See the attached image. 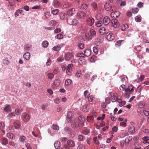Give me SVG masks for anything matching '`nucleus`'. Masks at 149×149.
Returning a JSON list of instances; mask_svg holds the SVG:
<instances>
[{
    "label": "nucleus",
    "mask_w": 149,
    "mask_h": 149,
    "mask_svg": "<svg viewBox=\"0 0 149 149\" xmlns=\"http://www.w3.org/2000/svg\"><path fill=\"white\" fill-rule=\"evenodd\" d=\"M4 111L7 112H10L11 111V107L9 105L6 106L4 108Z\"/></svg>",
    "instance_id": "26"
},
{
    "label": "nucleus",
    "mask_w": 149,
    "mask_h": 149,
    "mask_svg": "<svg viewBox=\"0 0 149 149\" xmlns=\"http://www.w3.org/2000/svg\"><path fill=\"white\" fill-rule=\"evenodd\" d=\"M52 128L53 129L55 130H58L59 129L58 126L56 124H53V125Z\"/></svg>",
    "instance_id": "39"
},
{
    "label": "nucleus",
    "mask_w": 149,
    "mask_h": 149,
    "mask_svg": "<svg viewBox=\"0 0 149 149\" xmlns=\"http://www.w3.org/2000/svg\"><path fill=\"white\" fill-rule=\"evenodd\" d=\"M135 20L137 22H141V18L138 16L135 17Z\"/></svg>",
    "instance_id": "56"
},
{
    "label": "nucleus",
    "mask_w": 149,
    "mask_h": 149,
    "mask_svg": "<svg viewBox=\"0 0 149 149\" xmlns=\"http://www.w3.org/2000/svg\"><path fill=\"white\" fill-rule=\"evenodd\" d=\"M132 136H129L128 137L126 138L125 140V143L128 144L132 141Z\"/></svg>",
    "instance_id": "27"
},
{
    "label": "nucleus",
    "mask_w": 149,
    "mask_h": 149,
    "mask_svg": "<svg viewBox=\"0 0 149 149\" xmlns=\"http://www.w3.org/2000/svg\"><path fill=\"white\" fill-rule=\"evenodd\" d=\"M16 114L17 116L20 115L21 114V112L19 111V109H16L15 110Z\"/></svg>",
    "instance_id": "60"
},
{
    "label": "nucleus",
    "mask_w": 149,
    "mask_h": 149,
    "mask_svg": "<svg viewBox=\"0 0 149 149\" xmlns=\"http://www.w3.org/2000/svg\"><path fill=\"white\" fill-rule=\"evenodd\" d=\"M78 23V21L76 19H73L71 21V25L73 26L76 25Z\"/></svg>",
    "instance_id": "36"
},
{
    "label": "nucleus",
    "mask_w": 149,
    "mask_h": 149,
    "mask_svg": "<svg viewBox=\"0 0 149 149\" xmlns=\"http://www.w3.org/2000/svg\"><path fill=\"white\" fill-rule=\"evenodd\" d=\"M75 11L74 8H72L67 12V14L68 15L71 16L74 13Z\"/></svg>",
    "instance_id": "16"
},
{
    "label": "nucleus",
    "mask_w": 149,
    "mask_h": 149,
    "mask_svg": "<svg viewBox=\"0 0 149 149\" xmlns=\"http://www.w3.org/2000/svg\"><path fill=\"white\" fill-rule=\"evenodd\" d=\"M44 15L46 18H49L51 16L50 13L49 12H45Z\"/></svg>",
    "instance_id": "48"
},
{
    "label": "nucleus",
    "mask_w": 149,
    "mask_h": 149,
    "mask_svg": "<svg viewBox=\"0 0 149 149\" xmlns=\"http://www.w3.org/2000/svg\"><path fill=\"white\" fill-rule=\"evenodd\" d=\"M24 58L26 60H29L30 58V54L29 52H26L23 55Z\"/></svg>",
    "instance_id": "17"
},
{
    "label": "nucleus",
    "mask_w": 149,
    "mask_h": 149,
    "mask_svg": "<svg viewBox=\"0 0 149 149\" xmlns=\"http://www.w3.org/2000/svg\"><path fill=\"white\" fill-rule=\"evenodd\" d=\"M84 136L82 135H79L77 137V140L79 141H82L84 139Z\"/></svg>",
    "instance_id": "41"
},
{
    "label": "nucleus",
    "mask_w": 149,
    "mask_h": 149,
    "mask_svg": "<svg viewBox=\"0 0 149 149\" xmlns=\"http://www.w3.org/2000/svg\"><path fill=\"white\" fill-rule=\"evenodd\" d=\"M90 33H91V36L93 38L96 35V32L93 29L90 30Z\"/></svg>",
    "instance_id": "24"
},
{
    "label": "nucleus",
    "mask_w": 149,
    "mask_h": 149,
    "mask_svg": "<svg viewBox=\"0 0 149 149\" xmlns=\"http://www.w3.org/2000/svg\"><path fill=\"white\" fill-rule=\"evenodd\" d=\"M30 119V116L28 113H24L22 116V120L25 122H28Z\"/></svg>",
    "instance_id": "3"
},
{
    "label": "nucleus",
    "mask_w": 149,
    "mask_h": 149,
    "mask_svg": "<svg viewBox=\"0 0 149 149\" xmlns=\"http://www.w3.org/2000/svg\"><path fill=\"white\" fill-rule=\"evenodd\" d=\"M120 13L117 11H115L111 12V13L110 15L111 17L114 18H116L120 15Z\"/></svg>",
    "instance_id": "6"
},
{
    "label": "nucleus",
    "mask_w": 149,
    "mask_h": 149,
    "mask_svg": "<svg viewBox=\"0 0 149 149\" xmlns=\"http://www.w3.org/2000/svg\"><path fill=\"white\" fill-rule=\"evenodd\" d=\"M128 28L129 26L127 24H123L121 26V29L122 31H126Z\"/></svg>",
    "instance_id": "19"
},
{
    "label": "nucleus",
    "mask_w": 149,
    "mask_h": 149,
    "mask_svg": "<svg viewBox=\"0 0 149 149\" xmlns=\"http://www.w3.org/2000/svg\"><path fill=\"white\" fill-rule=\"evenodd\" d=\"M60 143L59 141H56L54 143V146L55 148L58 149L60 147Z\"/></svg>",
    "instance_id": "35"
},
{
    "label": "nucleus",
    "mask_w": 149,
    "mask_h": 149,
    "mask_svg": "<svg viewBox=\"0 0 149 149\" xmlns=\"http://www.w3.org/2000/svg\"><path fill=\"white\" fill-rule=\"evenodd\" d=\"M88 4L84 3L82 4L81 6V8L83 10H86L88 7Z\"/></svg>",
    "instance_id": "38"
},
{
    "label": "nucleus",
    "mask_w": 149,
    "mask_h": 149,
    "mask_svg": "<svg viewBox=\"0 0 149 149\" xmlns=\"http://www.w3.org/2000/svg\"><path fill=\"white\" fill-rule=\"evenodd\" d=\"M60 18L61 19H64L65 18V14L61 13L60 15Z\"/></svg>",
    "instance_id": "62"
},
{
    "label": "nucleus",
    "mask_w": 149,
    "mask_h": 149,
    "mask_svg": "<svg viewBox=\"0 0 149 149\" xmlns=\"http://www.w3.org/2000/svg\"><path fill=\"white\" fill-rule=\"evenodd\" d=\"M67 145L68 146L71 148H73L75 146L74 141L72 140L69 139L67 141Z\"/></svg>",
    "instance_id": "9"
},
{
    "label": "nucleus",
    "mask_w": 149,
    "mask_h": 149,
    "mask_svg": "<svg viewBox=\"0 0 149 149\" xmlns=\"http://www.w3.org/2000/svg\"><path fill=\"white\" fill-rule=\"evenodd\" d=\"M23 13V11L20 10H17L16 11L15 13V17H17L19 15V14H22Z\"/></svg>",
    "instance_id": "34"
},
{
    "label": "nucleus",
    "mask_w": 149,
    "mask_h": 149,
    "mask_svg": "<svg viewBox=\"0 0 149 149\" xmlns=\"http://www.w3.org/2000/svg\"><path fill=\"white\" fill-rule=\"evenodd\" d=\"M78 62L80 64L83 65L85 63V60L83 58H79L78 59Z\"/></svg>",
    "instance_id": "30"
},
{
    "label": "nucleus",
    "mask_w": 149,
    "mask_h": 149,
    "mask_svg": "<svg viewBox=\"0 0 149 149\" xmlns=\"http://www.w3.org/2000/svg\"><path fill=\"white\" fill-rule=\"evenodd\" d=\"M129 134L127 132H124L121 134L120 136V138H123L126 136H128Z\"/></svg>",
    "instance_id": "43"
},
{
    "label": "nucleus",
    "mask_w": 149,
    "mask_h": 149,
    "mask_svg": "<svg viewBox=\"0 0 149 149\" xmlns=\"http://www.w3.org/2000/svg\"><path fill=\"white\" fill-rule=\"evenodd\" d=\"M73 57L72 54L70 52H67L65 54V59L66 61H69Z\"/></svg>",
    "instance_id": "5"
},
{
    "label": "nucleus",
    "mask_w": 149,
    "mask_h": 149,
    "mask_svg": "<svg viewBox=\"0 0 149 149\" xmlns=\"http://www.w3.org/2000/svg\"><path fill=\"white\" fill-rule=\"evenodd\" d=\"M103 21L104 25H107L110 22V18L109 17L106 16L103 19Z\"/></svg>",
    "instance_id": "10"
},
{
    "label": "nucleus",
    "mask_w": 149,
    "mask_h": 149,
    "mask_svg": "<svg viewBox=\"0 0 149 149\" xmlns=\"http://www.w3.org/2000/svg\"><path fill=\"white\" fill-rule=\"evenodd\" d=\"M72 83L71 80L69 79H67L65 81V84L66 86H68L70 85Z\"/></svg>",
    "instance_id": "23"
},
{
    "label": "nucleus",
    "mask_w": 149,
    "mask_h": 149,
    "mask_svg": "<svg viewBox=\"0 0 149 149\" xmlns=\"http://www.w3.org/2000/svg\"><path fill=\"white\" fill-rule=\"evenodd\" d=\"M127 121V120H125V121L121 122L120 124V126L123 127H125L126 125Z\"/></svg>",
    "instance_id": "49"
},
{
    "label": "nucleus",
    "mask_w": 149,
    "mask_h": 149,
    "mask_svg": "<svg viewBox=\"0 0 149 149\" xmlns=\"http://www.w3.org/2000/svg\"><path fill=\"white\" fill-rule=\"evenodd\" d=\"M2 144L3 145H6L8 143V139L5 138L3 137L1 139Z\"/></svg>",
    "instance_id": "20"
},
{
    "label": "nucleus",
    "mask_w": 149,
    "mask_h": 149,
    "mask_svg": "<svg viewBox=\"0 0 149 149\" xmlns=\"http://www.w3.org/2000/svg\"><path fill=\"white\" fill-rule=\"evenodd\" d=\"M3 63L5 65H8L10 63V62L8 58H6L3 59Z\"/></svg>",
    "instance_id": "29"
},
{
    "label": "nucleus",
    "mask_w": 149,
    "mask_h": 149,
    "mask_svg": "<svg viewBox=\"0 0 149 149\" xmlns=\"http://www.w3.org/2000/svg\"><path fill=\"white\" fill-rule=\"evenodd\" d=\"M57 38L59 39H62L63 38V36L62 34L59 33L57 36Z\"/></svg>",
    "instance_id": "64"
},
{
    "label": "nucleus",
    "mask_w": 149,
    "mask_h": 149,
    "mask_svg": "<svg viewBox=\"0 0 149 149\" xmlns=\"http://www.w3.org/2000/svg\"><path fill=\"white\" fill-rule=\"evenodd\" d=\"M139 11L138 9L137 8H134L132 9V12L134 14H136Z\"/></svg>",
    "instance_id": "52"
},
{
    "label": "nucleus",
    "mask_w": 149,
    "mask_h": 149,
    "mask_svg": "<svg viewBox=\"0 0 149 149\" xmlns=\"http://www.w3.org/2000/svg\"><path fill=\"white\" fill-rule=\"evenodd\" d=\"M145 105V103L143 101L139 102L138 105L139 108H143L144 107Z\"/></svg>",
    "instance_id": "18"
},
{
    "label": "nucleus",
    "mask_w": 149,
    "mask_h": 149,
    "mask_svg": "<svg viewBox=\"0 0 149 149\" xmlns=\"http://www.w3.org/2000/svg\"><path fill=\"white\" fill-rule=\"evenodd\" d=\"M97 59V57L95 55H93L90 58V61L92 62H94L96 61Z\"/></svg>",
    "instance_id": "45"
},
{
    "label": "nucleus",
    "mask_w": 149,
    "mask_h": 149,
    "mask_svg": "<svg viewBox=\"0 0 149 149\" xmlns=\"http://www.w3.org/2000/svg\"><path fill=\"white\" fill-rule=\"evenodd\" d=\"M48 78L50 79H52L54 77V75L52 73H50L47 74Z\"/></svg>",
    "instance_id": "46"
},
{
    "label": "nucleus",
    "mask_w": 149,
    "mask_h": 149,
    "mask_svg": "<svg viewBox=\"0 0 149 149\" xmlns=\"http://www.w3.org/2000/svg\"><path fill=\"white\" fill-rule=\"evenodd\" d=\"M89 14L90 13L88 12L85 13L83 11H80L78 13L77 15L78 17L80 18H83L84 17L88 16Z\"/></svg>",
    "instance_id": "1"
},
{
    "label": "nucleus",
    "mask_w": 149,
    "mask_h": 149,
    "mask_svg": "<svg viewBox=\"0 0 149 149\" xmlns=\"http://www.w3.org/2000/svg\"><path fill=\"white\" fill-rule=\"evenodd\" d=\"M145 77V76L144 75H142L140 76V77L138 79V80L139 81L141 82L142 81L144 78Z\"/></svg>",
    "instance_id": "57"
},
{
    "label": "nucleus",
    "mask_w": 149,
    "mask_h": 149,
    "mask_svg": "<svg viewBox=\"0 0 149 149\" xmlns=\"http://www.w3.org/2000/svg\"><path fill=\"white\" fill-rule=\"evenodd\" d=\"M106 38L107 40L110 41H111L114 38V36L113 34L109 32H108L106 33Z\"/></svg>",
    "instance_id": "4"
},
{
    "label": "nucleus",
    "mask_w": 149,
    "mask_h": 149,
    "mask_svg": "<svg viewBox=\"0 0 149 149\" xmlns=\"http://www.w3.org/2000/svg\"><path fill=\"white\" fill-rule=\"evenodd\" d=\"M85 37L88 40H91L92 39V37L88 33H86L85 35Z\"/></svg>",
    "instance_id": "53"
},
{
    "label": "nucleus",
    "mask_w": 149,
    "mask_h": 149,
    "mask_svg": "<svg viewBox=\"0 0 149 149\" xmlns=\"http://www.w3.org/2000/svg\"><path fill=\"white\" fill-rule=\"evenodd\" d=\"M84 56H89L91 55V52L89 49H87L84 51Z\"/></svg>",
    "instance_id": "15"
},
{
    "label": "nucleus",
    "mask_w": 149,
    "mask_h": 149,
    "mask_svg": "<svg viewBox=\"0 0 149 149\" xmlns=\"http://www.w3.org/2000/svg\"><path fill=\"white\" fill-rule=\"evenodd\" d=\"M102 24V22L101 21H98L97 23L95 24V26L97 27H100L101 26Z\"/></svg>",
    "instance_id": "51"
},
{
    "label": "nucleus",
    "mask_w": 149,
    "mask_h": 149,
    "mask_svg": "<svg viewBox=\"0 0 149 149\" xmlns=\"http://www.w3.org/2000/svg\"><path fill=\"white\" fill-rule=\"evenodd\" d=\"M111 23L113 27L115 28L118 27L119 24L118 21L116 19H112L111 21Z\"/></svg>",
    "instance_id": "7"
},
{
    "label": "nucleus",
    "mask_w": 149,
    "mask_h": 149,
    "mask_svg": "<svg viewBox=\"0 0 149 149\" xmlns=\"http://www.w3.org/2000/svg\"><path fill=\"white\" fill-rule=\"evenodd\" d=\"M81 74V71H77L75 74V77L79 78L80 77Z\"/></svg>",
    "instance_id": "58"
},
{
    "label": "nucleus",
    "mask_w": 149,
    "mask_h": 149,
    "mask_svg": "<svg viewBox=\"0 0 149 149\" xmlns=\"http://www.w3.org/2000/svg\"><path fill=\"white\" fill-rule=\"evenodd\" d=\"M78 120L81 125V127L84 126V123L85 121V119L83 116H80L79 117Z\"/></svg>",
    "instance_id": "11"
},
{
    "label": "nucleus",
    "mask_w": 149,
    "mask_h": 149,
    "mask_svg": "<svg viewBox=\"0 0 149 149\" xmlns=\"http://www.w3.org/2000/svg\"><path fill=\"white\" fill-rule=\"evenodd\" d=\"M82 110L85 112L88 111V109H87V108L86 106L84 105L83 107L82 108Z\"/></svg>",
    "instance_id": "63"
},
{
    "label": "nucleus",
    "mask_w": 149,
    "mask_h": 149,
    "mask_svg": "<svg viewBox=\"0 0 149 149\" xmlns=\"http://www.w3.org/2000/svg\"><path fill=\"white\" fill-rule=\"evenodd\" d=\"M60 82L61 81L57 79L54 81V84L55 86L58 87L60 85Z\"/></svg>",
    "instance_id": "31"
},
{
    "label": "nucleus",
    "mask_w": 149,
    "mask_h": 149,
    "mask_svg": "<svg viewBox=\"0 0 149 149\" xmlns=\"http://www.w3.org/2000/svg\"><path fill=\"white\" fill-rule=\"evenodd\" d=\"M61 49V47L59 45H57L52 48V49L55 51H58Z\"/></svg>",
    "instance_id": "28"
},
{
    "label": "nucleus",
    "mask_w": 149,
    "mask_h": 149,
    "mask_svg": "<svg viewBox=\"0 0 149 149\" xmlns=\"http://www.w3.org/2000/svg\"><path fill=\"white\" fill-rule=\"evenodd\" d=\"M59 2L57 0H55L53 2V5L54 6L57 7L59 6Z\"/></svg>",
    "instance_id": "40"
},
{
    "label": "nucleus",
    "mask_w": 149,
    "mask_h": 149,
    "mask_svg": "<svg viewBox=\"0 0 149 149\" xmlns=\"http://www.w3.org/2000/svg\"><path fill=\"white\" fill-rule=\"evenodd\" d=\"M126 86L124 85L123 84L120 86V90H122L123 91H125V92L126 88H125Z\"/></svg>",
    "instance_id": "55"
},
{
    "label": "nucleus",
    "mask_w": 149,
    "mask_h": 149,
    "mask_svg": "<svg viewBox=\"0 0 149 149\" xmlns=\"http://www.w3.org/2000/svg\"><path fill=\"white\" fill-rule=\"evenodd\" d=\"M106 29L104 27H101L99 30V33L102 35H104L106 33Z\"/></svg>",
    "instance_id": "12"
},
{
    "label": "nucleus",
    "mask_w": 149,
    "mask_h": 149,
    "mask_svg": "<svg viewBox=\"0 0 149 149\" xmlns=\"http://www.w3.org/2000/svg\"><path fill=\"white\" fill-rule=\"evenodd\" d=\"M93 52L95 54H97L98 53V50L97 48L96 47H94L93 48Z\"/></svg>",
    "instance_id": "59"
},
{
    "label": "nucleus",
    "mask_w": 149,
    "mask_h": 149,
    "mask_svg": "<svg viewBox=\"0 0 149 149\" xmlns=\"http://www.w3.org/2000/svg\"><path fill=\"white\" fill-rule=\"evenodd\" d=\"M42 45L44 47L46 48L48 45V43L47 41H44L42 42Z\"/></svg>",
    "instance_id": "42"
},
{
    "label": "nucleus",
    "mask_w": 149,
    "mask_h": 149,
    "mask_svg": "<svg viewBox=\"0 0 149 149\" xmlns=\"http://www.w3.org/2000/svg\"><path fill=\"white\" fill-rule=\"evenodd\" d=\"M5 126V123L3 122H1L0 123V129H3Z\"/></svg>",
    "instance_id": "61"
},
{
    "label": "nucleus",
    "mask_w": 149,
    "mask_h": 149,
    "mask_svg": "<svg viewBox=\"0 0 149 149\" xmlns=\"http://www.w3.org/2000/svg\"><path fill=\"white\" fill-rule=\"evenodd\" d=\"M134 87L132 85L129 86L126 88L125 92H129L130 94L132 93L134 90Z\"/></svg>",
    "instance_id": "8"
},
{
    "label": "nucleus",
    "mask_w": 149,
    "mask_h": 149,
    "mask_svg": "<svg viewBox=\"0 0 149 149\" xmlns=\"http://www.w3.org/2000/svg\"><path fill=\"white\" fill-rule=\"evenodd\" d=\"M72 127L74 129H76L79 127H81V125L79 124L78 122H75L71 125Z\"/></svg>",
    "instance_id": "14"
},
{
    "label": "nucleus",
    "mask_w": 149,
    "mask_h": 149,
    "mask_svg": "<svg viewBox=\"0 0 149 149\" xmlns=\"http://www.w3.org/2000/svg\"><path fill=\"white\" fill-rule=\"evenodd\" d=\"M7 137L11 139H13L15 138L14 135L11 133H8L7 134Z\"/></svg>",
    "instance_id": "25"
},
{
    "label": "nucleus",
    "mask_w": 149,
    "mask_h": 149,
    "mask_svg": "<svg viewBox=\"0 0 149 149\" xmlns=\"http://www.w3.org/2000/svg\"><path fill=\"white\" fill-rule=\"evenodd\" d=\"M117 97V94L116 93H113V95L111 96V101L113 102H115L116 100Z\"/></svg>",
    "instance_id": "13"
},
{
    "label": "nucleus",
    "mask_w": 149,
    "mask_h": 149,
    "mask_svg": "<svg viewBox=\"0 0 149 149\" xmlns=\"http://www.w3.org/2000/svg\"><path fill=\"white\" fill-rule=\"evenodd\" d=\"M57 22L54 20H51L49 23V25L50 26H54L57 24Z\"/></svg>",
    "instance_id": "33"
},
{
    "label": "nucleus",
    "mask_w": 149,
    "mask_h": 149,
    "mask_svg": "<svg viewBox=\"0 0 149 149\" xmlns=\"http://www.w3.org/2000/svg\"><path fill=\"white\" fill-rule=\"evenodd\" d=\"M59 12V10L58 9H55L52 10L51 11L52 14L54 15H56Z\"/></svg>",
    "instance_id": "50"
},
{
    "label": "nucleus",
    "mask_w": 149,
    "mask_h": 149,
    "mask_svg": "<svg viewBox=\"0 0 149 149\" xmlns=\"http://www.w3.org/2000/svg\"><path fill=\"white\" fill-rule=\"evenodd\" d=\"M87 24L92 27L94 26L95 20L94 18L91 17L88 18L86 20Z\"/></svg>",
    "instance_id": "2"
},
{
    "label": "nucleus",
    "mask_w": 149,
    "mask_h": 149,
    "mask_svg": "<svg viewBox=\"0 0 149 149\" xmlns=\"http://www.w3.org/2000/svg\"><path fill=\"white\" fill-rule=\"evenodd\" d=\"M26 138L25 136H22L19 137V140L21 142H23L26 140Z\"/></svg>",
    "instance_id": "54"
},
{
    "label": "nucleus",
    "mask_w": 149,
    "mask_h": 149,
    "mask_svg": "<svg viewBox=\"0 0 149 149\" xmlns=\"http://www.w3.org/2000/svg\"><path fill=\"white\" fill-rule=\"evenodd\" d=\"M143 140V142L144 143H149V137L146 136L144 137L142 139Z\"/></svg>",
    "instance_id": "32"
},
{
    "label": "nucleus",
    "mask_w": 149,
    "mask_h": 149,
    "mask_svg": "<svg viewBox=\"0 0 149 149\" xmlns=\"http://www.w3.org/2000/svg\"><path fill=\"white\" fill-rule=\"evenodd\" d=\"M111 6L110 5V4L108 3H106L104 5V8L105 10H109L111 8Z\"/></svg>",
    "instance_id": "21"
},
{
    "label": "nucleus",
    "mask_w": 149,
    "mask_h": 149,
    "mask_svg": "<svg viewBox=\"0 0 149 149\" xmlns=\"http://www.w3.org/2000/svg\"><path fill=\"white\" fill-rule=\"evenodd\" d=\"M102 17V15L100 13L98 14L96 16L95 18L97 20L101 19Z\"/></svg>",
    "instance_id": "47"
},
{
    "label": "nucleus",
    "mask_w": 149,
    "mask_h": 149,
    "mask_svg": "<svg viewBox=\"0 0 149 149\" xmlns=\"http://www.w3.org/2000/svg\"><path fill=\"white\" fill-rule=\"evenodd\" d=\"M128 131L131 134H133L135 132V127L134 126L129 127L128 128Z\"/></svg>",
    "instance_id": "22"
},
{
    "label": "nucleus",
    "mask_w": 149,
    "mask_h": 149,
    "mask_svg": "<svg viewBox=\"0 0 149 149\" xmlns=\"http://www.w3.org/2000/svg\"><path fill=\"white\" fill-rule=\"evenodd\" d=\"M123 41V40H119L117 41L115 43V45L117 47H119L121 45V42Z\"/></svg>",
    "instance_id": "44"
},
{
    "label": "nucleus",
    "mask_w": 149,
    "mask_h": 149,
    "mask_svg": "<svg viewBox=\"0 0 149 149\" xmlns=\"http://www.w3.org/2000/svg\"><path fill=\"white\" fill-rule=\"evenodd\" d=\"M91 75V73L90 72H87L84 75L85 78L87 79H89Z\"/></svg>",
    "instance_id": "37"
}]
</instances>
